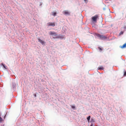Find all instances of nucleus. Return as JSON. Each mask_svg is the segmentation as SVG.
<instances>
[{"mask_svg":"<svg viewBox=\"0 0 126 126\" xmlns=\"http://www.w3.org/2000/svg\"><path fill=\"white\" fill-rule=\"evenodd\" d=\"M99 18V16L98 15H96L93 16L91 17V21L93 23H96L97 21V19Z\"/></svg>","mask_w":126,"mask_h":126,"instance_id":"1","label":"nucleus"},{"mask_svg":"<svg viewBox=\"0 0 126 126\" xmlns=\"http://www.w3.org/2000/svg\"><path fill=\"white\" fill-rule=\"evenodd\" d=\"M96 36L100 39L102 40H105L107 38V37L104 35H101L98 33L96 34Z\"/></svg>","mask_w":126,"mask_h":126,"instance_id":"2","label":"nucleus"},{"mask_svg":"<svg viewBox=\"0 0 126 126\" xmlns=\"http://www.w3.org/2000/svg\"><path fill=\"white\" fill-rule=\"evenodd\" d=\"M16 85L15 83H12V89L13 91H14L16 89Z\"/></svg>","mask_w":126,"mask_h":126,"instance_id":"3","label":"nucleus"},{"mask_svg":"<svg viewBox=\"0 0 126 126\" xmlns=\"http://www.w3.org/2000/svg\"><path fill=\"white\" fill-rule=\"evenodd\" d=\"M47 25L48 26H51L54 27L55 26V24L54 23L49 22L47 23Z\"/></svg>","mask_w":126,"mask_h":126,"instance_id":"4","label":"nucleus"},{"mask_svg":"<svg viewBox=\"0 0 126 126\" xmlns=\"http://www.w3.org/2000/svg\"><path fill=\"white\" fill-rule=\"evenodd\" d=\"M63 13L64 14L66 15L69 16L70 15V13L67 10L64 11L63 12Z\"/></svg>","mask_w":126,"mask_h":126,"instance_id":"5","label":"nucleus"},{"mask_svg":"<svg viewBox=\"0 0 126 126\" xmlns=\"http://www.w3.org/2000/svg\"><path fill=\"white\" fill-rule=\"evenodd\" d=\"M49 34L52 35L56 36L57 35V34L55 32H49Z\"/></svg>","mask_w":126,"mask_h":126,"instance_id":"6","label":"nucleus"},{"mask_svg":"<svg viewBox=\"0 0 126 126\" xmlns=\"http://www.w3.org/2000/svg\"><path fill=\"white\" fill-rule=\"evenodd\" d=\"M38 41L42 45H44L45 43V42L44 41L40 39H38Z\"/></svg>","mask_w":126,"mask_h":126,"instance_id":"7","label":"nucleus"},{"mask_svg":"<svg viewBox=\"0 0 126 126\" xmlns=\"http://www.w3.org/2000/svg\"><path fill=\"white\" fill-rule=\"evenodd\" d=\"M90 118H91V116L90 115H89V116H88L86 118L87 119L88 121V123H89V122H90Z\"/></svg>","mask_w":126,"mask_h":126,"instance_id":"8","label":"nucleus"},{"mask_svg":"<svg viewBox=\"0 0 126 126\" xmlns=\"http://www.w3.org/2000/svg\"><path fill=\"white\" fill-rule=\"evenodd\" d=\"M120 47L122 48H125L126 47V43H125L122 46H120Z\"/></svg>","mask_w":126,"mask_h":126,"instance_id":"9","label":"nucleus"},{"mask_svg":"<svg viewBox=\"0 0 126 126\" xmlns=\"http://www.w3.org/2000/svg\"><path fill=\"white\" fill-rule=\"evenodd\" d=\"M98 70H103L104 69L102 67V66H100L98 67L97 68Z\"/></svg>","mask_w":126,"mask_h":126,"instance_id":"10","label":"nucleus"},{"mask_svg":"<svg viewBox=\"0 0 126 126\" xmlns=\"http://www.w3.org/2000/svg\"><path fill=\"white\" fill-rule=\"evenodd\" d=\"M71 106L73 110H75L76 109L75 108V106L74 105H71Z\"/></svg>","mask_w":126,"mask_h":126,"instance_id":"11","label":"nucleus"},{"mask_svg":"<svg viewBox=\"0 0 126 126\" xmlns=\"http://www.w3.org/2000/svg\"><path fill=\"white\" fill-rule=\"evenodd\" d=\"M90 122H93V123H94V120L93 118H92L90 121Z\"/></svg>","mask_w":126,"mask_h":126,"instance_id":"12","label":"nucleus"},{"mask_svg":"<svg viewBox=\"0 0 126 126\" xmlns=\"http://www.w3.org/2000/svg\"><path fill=\"white\" fill-rule=\"evenodd\" d=\"M52 14L53 15L55 16L56 15V12H53L52 13Z\"/></svg>","mask_w":126,"mask_h":126,"instance_id":"13","label":"nucleus"},{"mask_svg":"<svg viewBox=\"0 0 126 126\" xmlns=\"http://www.w3.org/2000/svg\"><path fill=\"white\" fill-rule=\"evenodd\" d=\"M61 38V39H62L63 38V36H62L60 37L57 36L56 37V38Z\"/></svg>","mask_w":126,"mask_h":126,"instance_id":"14","label":"nucleus"},{"mask_svg":"<svg viewBox=\"0 0 126 126\" xmlns=\"http://www.w3.org/2000/svg\"><path fill=\"white\" fill-rule=\"evenodd\" d=\"M124 33V32L123 31H121L120 32V33L119 34V35H120L123 34Z\"/></svg>","mask_w":126,"mask_h":126,"instance_id":"15","label":"nucleus"},{"mask_svg":"<svg viewBox=\"0 0 126 126\" xmlns=\"http://www.w3.org/2000/svg\"><path fill=\"white\" fill-rule=\"evenodd\" d=\"M3 120V119L1 117H0V122H1Z\"/></svg>","mask_w":126,"mask_h":126,"instance_id":"16","label":"nucleus"},{"mask_svg":"<svg viewBox=\"0 0 126 126\" xmlns=\"http://www.w3.org/2000/svg\"><path fill=\"white\" fill-rule=\"evenodd\" d=\"M124 76H126V72L125 71V70H124Z\"/></svg>","mask_w":126,"mask_h":126,"instance_id":"17","label":"nucleus"},{"mask_svg":"<svg viewBox=\"0 0 126 126\" xmlns=\"http://www.w3.org/2000/svg\"><path fill=\"white\" fill-rule=\"evenodd\" d=\"M85 2L86 3H87L88 2V0H84Z\"/></svg>","mask_w":126,"mask_h":126,"instance_id":"18","label":"nucleus"},{"mask_svg":"<svg viewBox=\"0 0 126 126\" xmlns=\"http://www.w3.org/2000/svg\"><path fill=\"white\" fill-rule=\"evenodd\" d=\"M3 67L5 69H6L7 67L4 65L3 66Z\"/></svg>","mask_w":126,"mask_h":126,"instance_id":"19","label":"nucleus"},{"mask_svg":"<svg viewBox=\"0 0 126 126\" xmlns=\"http://www.w3.org/2000/svg\"><path fill=\"white\" fill-rule=\"evenodd\" d=\"M98 48L99 49V50H102V48H101L100 47H98Z\"/></svg>","mask_w":126,"mask_h":126,"instance_id":"20","label":"nucleus"},{"mask_svg":"<svg viewBox=\"0 0 126 126\" xmlns=\"http://www.w3.org/2000/svg\"><path fill=\"white\" fill-rule=\"evenodd\" d=\"M90 126H94L93 124L92 123H91Z\"/></svg>","mask_w":126,"mask_h":126,"instance_id":"21","label":"nucleus"},{"mask_svg":"<svg viewBox=\"0 0 126 126\" xmlns=\"http://www.w3.org/2000/svg\"><path fill=\"white\" fill-rule=\"evenodd\" d=\"M1 65L2 66H3L4 65L2 63H1Z\"/></svg>","mask_w":126,"mask_h":126,"instance_id":"22","label":"nucleus"},{"mask_svg":"<svg viewBox=\"0 0 126 126\" xmlns=\"http://www.w3.org/2000/svg\"><path fill=\"white\" fill-rule=\"evenodd\" d=\"M124 28L125 29H126V26H124Z\"/></svg>","mask_w":126,"mask_h":126,"instance_id":"23","label":"nucleus"},{"mask_svg":"<svg viewBox=\"0 0 126 126\" xmlns=\"http://www.w3.org/2000/svg\"><path fill=\"white\" fill-rule=\"evenodd\" d=\"M34 96H35V97L36 96V94H34Z\"/></svg>","mask_w":126,"mask_h":126,"instance_id":"24","label":"nucleus"},{"mask_svg":"<svg viewBox=\"0 0 126 126\" xmlns=\"http://www.w3.org/2000/svg\"><path fill=\"white\" fill-rule=\"evenodd\" d=\"M103 9L104 10H105V8H104Z\"/></svg>","mask_w":126,"mask_h":126,"instance_id":"25","label":"nucleus"}]
</instances>
